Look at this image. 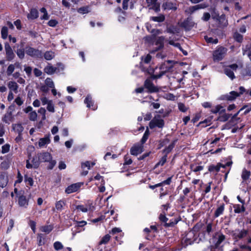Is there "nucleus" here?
Listing matches in <instances>:
<instances>
[{
  "label": "nucleus",
  "mask_w": 251,
  "mask_h": 251,
  "mask_svg": "<svg viewBox=\"0 0 251 251\" xmlns=\"http://www.w3.org/2000/svg\"><path fill=\"white\" fill-rule=\"evenodd\" d=\"M151 32L153 34H158L160 33V31L158 30H153ZM145 39L148 42H151L153 40H154L155 41V45L157 46L156 47V50L162 48L163 47L164 38L163 37H155L154 35H152L151 36L146 37Z\"/></svg>",
  "instance_id": "f257e3e1"
},
{
  "label": "nucleus",
  "mask_w": 251,
  "mask_h": 251,
  "mask_svg": "<svg viewBox=\"0 0 251 251\" xmlns=\"http://www.w3.org/2000/svg\"><path fill=\"white\" fill-rule=\"evenodd\" d=\"M227 51L226 49L220 47L218 48L213 53V58L214 61H219L223 59Z\"/></svg>",
  "instance_id": "f03ea898"
},
{
  "label": "nucleus",
  "mask_w": 251,
  "mask_h": 251,
  "mask_svg": "<svg viewBox=\"0 0 251 251\" xmlns=\"http://www.w3.org/2000/svg\"><path fill=\"white\" fill-rule=\"evenodd\" d=\"M41 162H49L50 163V168L52 169L55 165L56 161L52 160V157L49 152H43L38 154Z\"/></svg>",
  "instance_id": "7ed1b4c3"
},
{
  "label": "nucleus",
  "mask_w": 251,
  "mask_h": 251,
  "mask_svg": "<svg viewBox=\"0 0 251 251\" xmlns=\"http://www.w3.org/2000/svg\"><path fill=\"white\" fill-rule=\"evenodd\" d=\"M40 162V158L38 154L26 161V167L28 169L37 168L39 166Z\"/></svg>",
  "instance_id": "20e7f679"
},
{
  "label": "nucleus",
  "mask_w": 251,
  "mask_h": 251,
  "mask_svg": "<svg viewBox=\"0 0 251 251\" xmlns=\"http://www.w3.org/2000/svg\"><path fill=\"white\" fill-rule=\"evenodd\" d=\"M164 125V122L163 119L160 118V116H155L150 123V127L152 129L155 127L162 128Z\"/></svg>",
  "instance_id": "39448f33"
},
{
  "label": "nucleus",
  "mask_w": 251,
  "mask_h": 251,
  "mask_svg": "<svg viewBox=\"0 0 251 251\" xmlns=\"http://www.w3.org/2000/svg\"><path fill=\"white\" fill-rule=\"evenodd\" d=\"M172 63V61L169 60L167 62V63H164L163 64H162L160 66V69L163 71L161 72V73L159 75H154L152 76V77L153 78H160L166 72L170 71L173 68V65L171 64L168 66L167 65V64Z\"/></svg>",
  "instance_id": "423d86ee"
},
{
  "label": "nucleus",
  "mask_w": 251,
  "mask_h": 251,
  "mask_svg": "<svg viewBox=\"0 0 251 251\" xmlns=\"http://www.w3.org/2000/svg\"><path fill=\"white\" fill-rule=\"evenodd\" d=\"M239 92L234 91L230 92L229 94L225 96L226 99L229 100H233L240 95L242 94L245 91V89L243 87L241 86L239 88Z\"/></svg>",
  "instance_id": "0eeeda50"
},
{
  "label": "nucleus",
  "mask_w": 251,
  "mask_h": 251,
  "mask_svg": "<svg viewBox=\"0 0 251 251\" xmlns=\"http://www.w3.org/2000/svg\"><path fill=\"white\" fill-rule=\"evenodd\" d=\"M237 68L238 66L235 64L228 66L225 68V73L231 79H233L235 78L234 72L236 71Z\"/></svg>",
  "instance_id": "6e6552de"
},
{
  "label": "nucleus",
  "mask_w": 251,
  "mask_h": 251,
  "mask_svg": "<svg viewBox=\"0 0 251 251\" xmlns=\"http://www.w3.org/2000/svg\"><path fill=\"white\" fill-rule=\"evenodd\" d=\"M25 52L27 55L33 57L41 56V52L40 50L30 47H26L25 48Z\"/></svg>",
  "instance_id": "1a4fd4ad"
},
{
  "label": "nucleus",
  "mask_w": 251,
  "mask_h": 251,
  "mask_svg": "<svg viewBox=\"0 0 251 251\" xmlns=\"http://www.w3.org/2000/svg\"><path fill=\"white\" fill-rule=\"evenodd\" d=\"M82 184L81 183H76L70 185L66 188L65 192L67 194L75 192L80 188Z\"/></svg>",
  "instance_id": "9d476101"
},
{
  "label": "nucleus",
  "mask_w": 251,
  "mask_h": 251,
  "mask_svg": "<svg viewBox=\"0 0 251 251\" xmlns=\"http://www.w3.org/2000/svg\"><path fill=\"white\" fill-rule=\"evenodd\" d=\"M225 239V237L223 234H216L213 238V242L214 243L215 248H217Z\"/></svg>",
  "instance_id": "9b49d317"
},
{
  "label": "nucleus",
  "mask_w": 251,
  "mask_h": 251,
  "mask_svg": "<svg viewBox=\"0 0 251 251\" xmlns=\"http://www.w3.org/2000/svg\"><path fill=\"white\" fill-rule=\"evenodd\" d=\"M207 7H208V4L206 3H201L190 7L186 11L189 14H192L197 10L201 9H204Z\"/></svg>",
  "instance_id": "f8f14e48"
},
{
  "label": "nucleus",
  "mask_w": 251,
  "mask_h": 251,
  "mask_svg": "<svg viewBox=\"0 0 251 251\" xmlns=\"http://www.w3.org/2000/svg\"><path fill=\"white\" fill-rule=\"evenodd\" d=\"M148 6L150 9L154 10L155 11H158L160 9V5L156 1V0H146Z\"/></svg>",
  "instance_id": "ddd939ff"
},
{
  "label": "nucleus",
  "mask_w": 251,
  "mask_h": 251,
  "mask_svg": "<svg viewBox=\"0 0 251 251\" xmlns=\"http://www.w3.org/2000/svg\"><path fill=\"white\" fill-rule=\"evenodd\" d=\"M231 164V163L230 162H227L226 164H222L221 163H219L216 166H214V165L210 166L208 168V170L210 172L215 171V172H217L220 170V168L222 167V168H225L226 167V166H230Z\"/></svg>",
  "instance_id": "4468645a"
},
{
  "label": "nucleus",
  "mask_w": 251,
  "mask_h": 251,
  "mask_svg": "<svg viewBox=\"0 0 251 251\" xmlns=\"http://www.w3.org/2000/svg\"><path fill=\"white\" fill-rule=\"evenodd\" d=\"M8 183V175L5 173L0 174V187L4 188L6 187Z\"/></svg>",
  "instance_id": "2eb2a0df"
},
{
  "label": "nucleus",
  "mask_w": 251,
  "mask_h": 251,
  "mask_svg": "<svg viewBox=\"0 0 251 251\" xmlns=\"http://www.w3.org/2000/svg\"><path fill=\"white\" fill-rule=\"evenodd\" d=\"M5 50L6 51V54L7 56V59L8 60H11L13 59L14 57V54L13 51V50L10 45L6 43L5 45Z\"/></svg>",
  "instance_id": "dca6fc26"
},
{
  "label": "nucleus",
  "mask_w": 251,
  "mask_h": 251,
  "mask_svg": "<svg viewBox=\"0 0 251 251\" xmlns=\"http://www.w3.org/2000/svg\"><path fill=\"white\" fill-rule=\"evenodd\" d=\"M143 151V146L140 145H135L130 150V153L134 155H137Z\"/></svg>",
  "instance_id": "f3484780"
},
{
  "label": "nucleus",
  "mask_w": 251,
  "mask_h": 251,
  "mask_svg": "<svg viewBox=\"0 0 251 251\" xmlns=\"http://www.w3.org/2000/svg\"><path fill=\"white\" fill-rule=\"evenodd\" d=\"M144 86L150 92H154L157 91V89L153 85L150 79L146 80Z\"/></svg>",
  "instance_id": "a211bd4d"
},
{
  "label": "nucleus",
  "mask_w": 251,
  "mask_h": 251,
  "mask_svg": "<svg viewBox=\"0 0 251 251\" xmlns=\"http://www.w3.org/2000/svg\"><path fill=\"white\" fill-rule=\"evenodd\" d=\"M18 203L21 207H26L28 205V200L26 199L25 196L21 195L19 197Z\"/></svg>",
  "instance_id": "6ab92c4d"
},
{
  "label": "nucleus",
  "mask_w": 251,
  "mask_h": 251,
  "mask_svg": "<svg viewBox=\"0 0 251 251\" xmlns=\"http://www.w3.org/2000/svg\"><path fill=\"white\" fill-rule=\"evenodd\" d=\"M211 113L213 114L219 113L222 115L226 112V109L221 105H217L216 106L213 107L211 110Z\"/></svg>",
  "instance_id": "aec40b11"
},
{
  "label": "nucleus",
  "mask_w": 251,
  "mask_h": 251,
  "mask_svg": "<svg viewBox=\"0 0 251 251\" xmlns=\"http://www.w3.org/2000/svg\"><path fill=\"white\" fill-rule=\"evenodd\" d=\"M7 86L9 91L14 92L15 93H18V85L16 82L10 81L7 84Z\"/></svg>",
  "instance_id": "412c9836"
},
{
  "label": "nucleus",
  "mask_w": 251,
  "mask_h": 251,
  "mask_svg": "<svg viewBox=\"0 0 251 251\" xmlns=\"http://www.w3.org/2000/svg\"><path fill=\"white\" fill-rule=\"evenodd\" d=\"M76 209L82 212H86L88 211H93L94 210V206L90 205L84 206L83 205H79L76 206Z\"/></svg>",
  "instance_id": "4be33fe9"
},
{
  "label": "nucleus",
  "mask_w": 251,
  "mask_h": 251,
  "mask_svg": "<svg viewBox=\"0 0 251 251\" xmlns=\"http://www.w3.org/2000/svg\"><path fill=\"white\" fill-rule=\"evenodd\" d=\"M247 234V231L246 230H242L241 231L235 230L234 235L235 238H242L246 236Z\"/></svg>",
  "instance_id": "5701e85b"
},
{
  "label": "nucleus",
  "mask_w": 251,
  "mask_h": 251,
  "mask_svg": "<svg viewBox=\"0 0 251 251\" xmlns=\"http://www.w3.org/2000/svg\"><path fill=\"white\" fill-rule=\"evenodd\" d=\"M19 65L20 64L19 63H16L14 64L9 65L6 71V74L7 75H11L15 70V67H18Z\"/></svg>",
  "instance_id": "b1692460"
},
{
  "label": "nucleus",
  "mask_w": 251,
  "mask_h": 251,
  "mask_svg": "<svg viewBox=\"0 0 251 251\" xmlns=\"http://www.w3.org/2000/svg\"><path fill=\"white\" fill-rule=\"evenodd\" d=\"M56 68L53 67L52 66L49 65L45 68L44 71L47 74L50 75L56 72Z\"/></svg>",
  "instance_id": "393cba45"
},
{
  "label": "nucleus",
  "mask_w": 251,
  "mask_h": 251,
  "mask_svg": "<svg viewBox=\"0 0 251 251\" xmlns=\"http://www.w3.org/2000/svg\"><path fill=\"white\" fill-rule=\"evenodd\" d=\"M162 7L164 10H176V5L171 2H167L164 3Z\"/></svg>",
  "instance_id": "a878e982"
},
{
  "label": "nucleus",
  "mask_w": 251,
  "mask_h": 251,
  "mask_svg": "<svg viewBox=\"0 0 251 251\" xmlns=\"http://www.w3.org/2000/svg\"><path fill=\"white\" fill-rule=\"evenodd\" d=\"M38 17V11L35 9H31L30 13L27 15V18L28 19H35Z\"/></svg>",
  "instance_id": "bb28decb"
},
{
  "label": "nucleus",
  "mask_w": 251,
  "mask_h": 251,
  "mask_svg": "<svg viewBox=\"0 0 251 251\" xmlns=\"http://www.w3.org/2000/svg\"><path fill=\"white\" fill-rule=\"evenodd\" d=\"M50 142V139L49 136H46L44 138H41L39 141V146L40 148L44 147L47 144H49Z\"/></svg>",
  "instance_id": "cd10ccee"
},
{
  "label": "nucleus",
  "mask_w": 251,
  "mask_h": 251,
  "mask_svg": "<svg viewBox=\"0 0 251 251\" xmlns=\"http://www.w3.org/2000/svg\"><path fill=\"white\" fill-rule=\"evenodd\" d=\"M151 59V56L150 54L147 55L145 57H142L141 62V65L143 67L145 64H148L150 63Z\"/></svg>",
  "instance_id": "c85d7f7f"
},
{
  "label": "nucleus",
  "mask_w": 251,
  "mask_h": 251,
  "mask_svg": "<svg viewBox=\"0 0 251 251\" xmlns=\"http://www.w3.org/2000/svg\"><path fill=\"white\" fill-rule=\"evenodd\" d=\"M234 211L236 213H239L242 212H244L245 210V208L244 206V204H242V205L239 204H235L233 205Z\"/></svg>",
  "instance_id": "c756f323"
},
{
  "label": "nucleus",
  "mask_w": 251,
  "mask_h": 251,
  "mask_svg": "<svg viewBox=\"0 0 251 251\" xmlns=\"http://www.w3.org/2000/svg\"><path fill=\"white\" fill-rule=\"evenodd\" d=\"M2 121L7 124H9L12 121V116L11 112L6 113L2 119Z\"/></svg>",
  "instance_id": "7c9ffc66"
},
{
  "label": "nucleus",
  "mask_w": 251,
  "mask_h": 251,
  "mask_svg": "<svg viewBox=\"0 0 251 251\" xmlns=\"http://www.w3.org/2000/svg\"><path fill=\"white\" fill-rule=\"evenodd\" d=\"M95 161L90 162L89 161H86L85 162L81 164V168L82 169H84L85 167H87L88 170L90 169L91 167H93L95 165Z\"/></svg>",
  "instance_id": "2f4dec72"
},
{
  "label": "nucleus",
  "mask_w": 251,
  "mask_h": 251,
  "mask_svg": "<svg viewBox=\"0 0 251 251\" xmlns=\"http://www.w3.org/2000/svg\"><path fill=\"white\" fill-rule=\"evenodd\" d=\"M52 226L51 225L43 226L40 227V230L46 233H49L52 230Z\"/></svg>",
  "instance_id": "473e14b6"
},
{
  "label": "nucleus",
  "mask_w": 251,
  "mask_h": 251,
  "mask_svg": "<svg viewBox=\"0 0 251 251\" xmlns=\"http://www.w3.org/2000/svg\"><path fill=\"white\" fill-rule=\"evenodd\" d=\"M251 173L250 171L244 169L242 173V178L244 180H247L250 176Z\"/></svg>",
  "instance_id": "72a5a7b5"
},
{
  "label": "nucleus",
  "mask_w": 251,
  "mask_h": 251,
  "mask_svg": "<svg viewBox=\"0 0 251 251\" xmlns=\"http://www.w3.org/2000/svg\"><path fill=\"white\" fill-rule=\"evenodd\" d=\"M47 109L48 111L51 113H54L55 112L54 105L52 100H51L47 104Z\"/></svg>",
  "instance_id": "f704fd0d"
},
{
  "label": "nucleus",
  "mask_w": 251,
  "mask_h": 251,
  "mask_svg": "<svg viewBox=\"0 0 251 251\" xmlns=\"http://www.w3.org/2000/svg\"><path fill=\"white\" fill-rule=\"evenodd\" d=\"M28 118L30 121H35L37 118V114L35 111H32L28 114Z\"/></svg>",
  "instance_id": "c9c22d12"
},
{
  "label": "nucleus",
  "mask_w": 251,
  "mask_h": 251,
  "mask_svg": "<svg viewBox=\"0 0 251 251\" xmlns=\"http://www.w3.org/2000/svg\"><path fill=\"white\" fill-rule=\"evenodd\" d=\"M224 210V205H222L219 207L215 212V216L216 217H219L220 215L223 214Z\"/></svg>",
  "instance_id": "e433bc0d"
},
{
  "label": "nucleus",
  "mask_w": 251,
  "mask_h": 251,
  "mask_svg": "<svg viewBox=\"0 0 251 251\" xmlns=\"http://www.w3.org/2000/svg\"><path fill=\"white\" fill-rule=\"evenodd\" d=\"M151 19L154 22H161L165 19V17L163 15H160L158 16L151 17Z\"/></svg>",
  "instance_id": "4c0bfd02"
},
{
  "label": "nucleus",
  "mask_w": 251,
  "mask_h": 251,
  "mask_svg": "<svg viewBox=\"0 0 251 251\" xmlns=\"http://www.w3.org/2000/svg\"><path fill=\"white\" fill-rule=\"evenodd\" d=\"M64 205L65 202L63 201H59L55 203V208L57 210L61 211Z\"/></svg>",
  "instance_id": "58836bf2"
},
{
  "label": "nucleus",
  "mask_w": 251,
  "mask_h": 251,
  "mask_svg": "<svg viewBox=\"0 0 251 251\" xmlns=\"http://www.w3.org/2000/svg\"><path fill=\"white\" fill-rule=\"evenodd\" d=\"M54 56V52L52 51H47L44 54L45 58L46 60H50L52 59Z\"/></svg>",
  "instance_id": "ea45409f"
},
{
  "label": "nucleus",
  "mask_w": 251,
  "mask_h": 251,
  "mask_svg": "<svg viewBox=\"0 0 251 251\" xmlns=\"http://www.w3.org/2000/svg\"><path fill=\"white\" fill-rule=\"evenodd\" d=\"M41 12L43 13L44 14L43 16L41 17V19L42 20H48L49 19V16L48 14L47 10L45 8L43 7L40 9Z\"/></svg>",
  "instance_id": "a19ab883"
},
{
  "label": "nucleus",
  "mask_w": 251,
  "mask_h": 251,
  "mask_svg": "<svg viewBox=\"0 0 251 251\" xmlns=\"http://www.w3.org/2000/svg\"><path fill=\"white\" fill-rule=\"evenodd\" d=\"M85 103L87 104V106L88 107H90L91 106H93V103L92 101V98L90 96H88L85 100H84Z\"/></svg>",
  "instance_id": "79ce46f5"
},
{
  "label": "nucleus",
  "mask_w": 251,
  "mask_h": 251,
  "mask_svg": "<svg viewBox=\"0 0 251 251\" xmlns=\"http://www.w3.org/2000/svg\"><path fill=\"white\" fill-rule=\"evenodd\" d=\"M45 82L47 86L50 88H54V83L51 78H47Z\"/></svg>",
  "instance_id": "37998d69"
},
{
  "label": "nucleus",
  "mask_w": 251,
  "mask_h": 251,
  "mask_svg": "<svg viewBox=\"0 0 251 251\" xmlns=\"http://www.w3.org/2000/svg\"><path fill=\"white\" fill-rule=\"evenodd\" d=\"M110 236L108 234L105 235L104 236L102 237L100 241V244H106L110 240Z\"/></svg>",
  "instance_id": "c03bdc74"
},
{
  "label": "nucleus",
  "mask_w": 251,
  "mask_h": 251,
  "mask_svg": "<svg viewBox=\"0 0 251 251\" xmlns=\"http://www.w3.org/2000/svg\"><path fill=\"white\" fill-rule=\"evenodd\" d=\"M53 247L55 250L58 251L61 250L63 248V246L60 242L57 241L53 244Z\"/></svg>",
  "instance_id": "a18cd8bd"
},
{
  "label": "nucleus",
  "mask_w": 251,
  "mask_h": 251,
  "mask_svg": "<svg viewBox=\"0 0 251 251\" xmlns=\"http://www.w3.org/2000/svg\"><path fill=\"white\" fill-rule=\"evenodd\" d=\"M203 167L201 166L191 165V169L194 172H197L202 170Z\"/></svg>",
  "instance_id": "49530a36"
},
{
  "label": "nucleus",
  "mask_w": 251,
  "mask_h": 251,
  "mask_svg": "<svg viewBox=\"0 0 251 251\" xmlns=\"http://www.w3.org/2000/svg\"><path fill=\"white\" fill-rule=\"evenodd\" d=\"M1 36L3 39H6L8 34V29L6 27H3L1 31Z\"/></svg>",
  "instance_id": "de8ad7c7"
},
{
  "label": "nucleus",
  "mask_w": 251,
  "mask_h": 251,
  "mask_svg": "<svg viewBox=\"0 0 251 251\" xmlns=\"http://www.w3.org/2000/svg\"><path fill=\"white\" fill-rule=\"evenodd\" d=\"M222 114L223 115L219 116L218 118V120L219 121L222 122H225L229 119V116L226 114L225 112L224 113H223Z\"/></svg>",
  "instance_id": "09e8293b"
},
{
  "label": "nucleus",
  "mask_w": 251,
  "mask_h": 251,
  "mask_svg": "<svg viewBox=\"0 0 251 251\" xmlns=\"http://www.w3.org/2000/svg\"><path fill=\"white\" fill-rule=\"evenodd\" d=\"M204 38L207 43H211L214 44H217L218 43V39L215 38L213 39L212 37L208 36H205Z\"/></svg>",
  "instance_id": "8fccbe9b"
},
{
  "label": "nucleus",
  "mask_w": 251,
  "mask_h": 251,
  "mask_svg": "<svg viewBox=\"0 0 251 251\" xmlns=\"http://www.w3.org/2000/svg\"><path fill=\"white\" fill-rule=\"evenodd\" d=\"M178 107L179 110L182 112H185L188 110V107H186L182 103H179L178 104Z\"/></svg>",
  "instance_id": "3c124183"
},
{
  "label": "nucleus",
  "mask_w": 251,
  "mask_h": 251,
  "mask_svg": "<svg viewBox=\"0 0 251 251\" xmlns=\"http://www.w3.org/2000/svg\"><path fill=\"white\" fill-rule=\"evenodd\" d=\"M38 113H40L42 115V120H45L46 119V110L43 107H41L38 110Z\"/></svg>",
  "instance_id": "603ef678"
},
{
  "label": "nucleus",
  "mask_w": 251,
  "mask_h": 251,
  "mask_svg": "<svg viewBox=\"0 0 251 251\" xmlns=\"http://www.w3.org/2000/svg\"><path fill=\"white\" fill-rule=\"evenodd\" d=\"M10 147V145L8 144H6L4 145L2 147V150H1L2 153L4 154V153L8 152L9 151Z\"/></svg>",
  "instance_id": "864d4df0"
},
{
  "label": "nucleus",
  "mask_w": 251,
  "mask_h": 251,
  "mask_svg": "<svg viewBox=\"0 0 251 251\" xmlns=\"http://www.w3.org/2000/svg\"><path fill=\"white\" fill-rule=\"evenodd\" d=\"M25 51L23 49H19L17 50V54L21 59H23L25 57Z\"/></svg>",
  "instance_id": "5fc2aeb1"
},
{
  "label": "nucleus",
  "mask_w": 251,
  "mask_h": 251,
  "mask_svg": "<svg viewBox=\"0 0 251 251\" xmlns=\"http://www.w3.org/2000/svg\"><path fill=\"white\" fill-rule=\"evenodd\" d=\"M149 135V131L148 128H147V129H146V130L143 135V137H142V140H141V142H142V143H144L146 141V140H147V139L148 138Z\"/></svg>",
  "instance_id": "6e6d98bb"
},
{
  "label": "nucleus",
  "mask_w": 251,
  "mask_h": 251,
  "mask_svg": "<svg viewBox=\"0 0 251 251\" xmlns=\"http://www.w3.org/2000/svg\"><path fill=\"white\" fill-rule=\"evenodd\" d=\"M51 100H49L46 97H42L40 98V101H41L42 104L45 105L48 104Z\"/></svg>",
  "instance_id": "4d7b16f0"
},
{
  "label": "nucleus",
  "mask_w": 251,
  "mask_h": 251,
  "mask_svg": "<svg viewBox=\"0 0 251 251\" xmlns=\"http://www.w3.org/2000/svg\"><path fill=\"white\" fill-rule=\"evenodd\" d=\"M105 181L103 179H102L101 181H100V185L99 187V189L100 192H104L105 190V187L104 186Z\"/></svg>",
  "instance_id": "13d9d810"
},
{
  "label": "nucleus",
  "mask_w": 251,
  "mask_h": 251,
  "mask_svg": "<svg viewBox=\"0 0 251 251\" xmlns=\"http://www.w3.org/2000/svg\"><path fill=\"white\" fill-rule=\"evenodd\" d=\"M234 39L238 42H240L243 39V36L238 33H235L234 35Z\"/></svg>",
  "instance_id": "bf43d9fd"
},
{
  "label": "nucleus",
  "mask_w": 251,
  "mask_h": 251,
  "mask_svg": "<svg viewBox=\"0 0 251 251\" xmlns=\"http://www.w3.org/2000/svg\"><path fill=\"white\" fill-rule=\"evenodd\" d=\"M166 162V156H164L161 159V160L156 164L155 167L161 165L163 166Z\"/></svg>",
  "instance_id": "052dcab7"
},
{
  "label": "nucleus",
  "mask_w": 251,
  "mask_h": 251,
  "mask_svg": "<svg viewBox=\"0 0 251 251\" xmlns=\"http://www.w3.org/2000/svg\"><path fill=\"white\" fill-rule=\"evenodd\" d=\"M25 181L27 182L30 186H32L33 184V179L30 177H28L27 176H25Z\"/></svg>",
  "instance_id": "680f3d73"
},
{
  "label": "nucleus",
  "mask_w": 251,
  "mask_h": 251,
  "mask_svg": "<svg viewBox=\"0 0 251 251\" xmlns=\"http://www.w3.org/2000/svg\"><path fill=\"white\" fill-rule=\"evenodd\" d=\"M58 24V22L55 20H50L48 23V25L51 27H54Z\"/></svg>",
  "instance_id": "e2e57ef3"
},
{
  "label": "nucleus",
  "mask_w": 251,
  "mask_h": 251,
  "mask_svg": "<svg viewBox=\"0 0 251 251\" xmlns=\"http://www.w3.org/2000/svg\"><path fill=\"white\" fill-rule=\"evenodd\" d=\"M210 18V15L209 13L205 12L204 13L202 17L201 18L202 20L204 21H207Z\"/></svg>",
  "instance_id": "0e129e2a"
},
{
  "label": "nucleus",
  "mask_w": 251,
  "mask_h": 251,
  "mask_svg": "<svg viewBox=\"0 0 251 251\" xmlns=\"http://www.w3.org/2000/svg\"><path fill=\"white\" fill-rule=\"evenodd\" d=\"M15 102L17 105H18L19 106L22 105L24 103V101L22 100V99L20 97H17L15 99Z\"/></svg>",
  "instance_id": "69168bd1"
},
{
  "label": "nucleus",
  "mask_w": 251,
  "mask_h": 251,
  "mask_svg": "<svg viewBox=\"0 0 251 251\" xmlns=\"http://www.w3.org/2000/svg\"><path fill=\"white\" fill-rule=\"evenodd\" d=\"M29 226L33 231L35 233L36 231V223L33 221H30Z\"/></svg>",
  "instance_id": "338daca9"
},
{
  "label": "nucleus",
  "mask_w": 251,
  "mask_h": 251,
  "mask_svg": "<svg viewBox=\"0 0 251 251\" xmlns=\"http://www.w3.org/2000/svg\"><path fill=\"white\" fill-rule=\"evenodd\" d=\"M164 98L168 100H175V96L172 94H166Z\"/></svg>",
  "instance_id": "774afa93"
}]
</instances>
